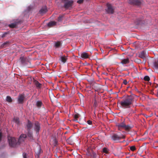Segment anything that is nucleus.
<instances>
[{"label":"nucleus","mask_w":158,"mask_h":158,"mask_svg":"<svg viewBox=\"0 0 158 158\" xmlns=\"http://www.w3.org/2000/svg\"><path fill=\"white\" fill-rule=\"evenodd\" d=\"M27 137V135L25 134H22L20 136L18 142L16 139L13 137H8V141L10 147H15L17 144H19L22 142L24 141V139Z\"/></svg>","instance_id":"1"},{"label":"nucleus","mask_w":158,"mask_h":158,"mask_svg":"<svg viewBox=\"0 0 158 158\" xmlns=\"http://www.w3.org/2000/svg\"><path fill=\"white\" fill-rule=\"evenodd\" d=\"M133 100V98L132 96H128L121 102L122 106L124 108L130 107V106L132 104Z\"/></svg>","instance_id":"2"},{"label":"nucleus","mask_w":158,"mask_h":158,"mask_svg":"<svg viewBox=\"0 0 158 158\" xmlns=\"http://www.w3.org/2000/svg\"><path fill=\"white\" fill-rule=\"evenodd\" d=\"M32 124L31 122L29 121H28L26 127L28 133L27 135L30 137L31 140H33V137L32 135V133L31 131L30 130L31 128L32 127Z\"/></svg>","instance_id":"3"},{"label":"nucleus","mask_w":158,"mask_h":158,"mask_svg":"<svg viewBox=\"0 0 158 158\" xmlns=\"http://www.w3.org/2000/svg\"><path fill=\"white\" fill-rule=\"evenodd\" d=\"M64 3V7L66 8L71 7L73 3L72 0H63Z\"/></svg>","instance_id":"4"},{"label":"nucleus","mask_w":158,"mask_h":158,"mask_svg":"<svg viewBox=\"0 0 158 158\" xmlns=\"http://www.w3.org/2000/svg\"><path fill=\"white\" fill-rule=\"evenodd\" d=\"M125 137V136L122 134L118 135L117 134H114L112 136V139L114 141H118L124 139Z\"/></svg>","instance_id":"5"},{"label":"nucleus","mask_w":158,"mask_h":158,"mask_svg":"<svg viewBox=\"0 0 158 158\" xmlns=\"http://www.w3.org/2000/svg\"><path fill=\"white\" fill-rule=\"evenodd\" d=\"M107 9H106V11L109 14H112L114 12V9L111 5L109 3L107 4Z\"/></svg>","instance_id":"6"},{"label":"nucleus","mask_w":158,"mask_h":158,"mask_svg":"<svg viewBox=\"0 0 158 158\" xmlns=\"http://www.w3.org/2000/svg\"><path fill=\"white\" fill-rule=\"evenodd\" d=\"M41 151V148L39 145H37L35 149V152L36 154L35 156L38 158Z\"/></svg>","instance_id":"7"},{"label":"nucleus","mask_w":158,"mask_h":158,"mask_svg":"<svg viewBox=\"0 0 158 158\" xmlns=\"http://www.w3.org/2000/svg\"><path fill=\"white\" fill-rule=\"evenodd\" d=\"M129 3L131 4L135 5L138 6L141 4V2L138 0H129Z\"/></svg>","instance_id":"8"},{"label":"nucleus","mask_w":158,"mask_h":158,"mask_svg":"<svg viewBox=\"0 0 158 158\" xmlns=\"http://www.w3.org/2000/svg\"><path fill=\"white\" fill-rule=\"evenodd\" d=\"M20 60L22 64L23 65H26L27 64L28 60L25 57L23 56L21 57Z\"/></svg>","instance_id":"9"},{"label":"nucleus","mask_w":158,"mask_h":158,"mask_svg":"<svg viewBox=\"0 0 158 158\" xmlns=\"http://www.w3.org/2000/svg\"><path fill=\"white\" fill-rule=\"evenodd\" d=\"M148 53L145 51L141 52L139 54V56L143 59H145L147 56Z\"/></svg>","instance_id":"10"},{"label":"nucleus","mask_w":158,"mask_h":158,"mask_svg":"<svg viewBox=\"0 0 158 158\" xmlns=\"http://www.w3.org/2000/svg\"><path fill=\"white\" fill-rule=\"evenodd\" d=\"M35 125L34 129L37 133L39 132L40 129V124L38 122H37L35 123Z\"/></svg>","instance_id":"11"},{"label":"nucleus","mask_w":158,"mask_h":158,"mask_svg":"<svg viewBox=\"0 0 158 158\" xmlns=\"http://www.w3.org/2000/svg\"><path fill=\"white\" fill-rule=\"evenodd\" d=\"M24 95L22 94L19 95L18 97V102L19 103H23L24 100Z\"/></svg>","instance_id":"12"},{"label":"nucleus","mask_w":158,"mask_h":158,"mask_svg":"<svg viewBox=\"0 0 158 158\" xmlns=\"http://www.w3.org/2000/svg\"><path fill=\"white\" fill-rule=\"evenodd\" d=\"M62 44L60 42L57 41L55 42L54 44V47L55 48H60Z\"/></svg>","instance_id":"13"},{"label":"nucleus","mask_w":158,"mask_h":158,"mask_svg":"<svg viewBox=\"0 0 158 158\" xmlns=\"http://www.w3.org/2000/svg\"><path fill=\"white\" fill-rule=\"evenodd\" d=\"M18 22L17 21H15L14 23L9 24V26L11 28H14L18 24Z\"/></svg>","instance_id":"14"},{"label":"nucleus","mask_w":158,"mask_h":158,"mask_svg":"<svg viewBox=\"0 0 158 158\" xmlns=\"http://www.w3.org/2000/svg\"><path fill=\"white\" fill-rule=\"evenodd\" d=\"M81 56L83 58H87L89 57V55L86 52H83L81 54Z\"/></svg>","instance_id":"15"},{"label":"nucleus","mask_w":158,"mask_h":158,"mask_svg":"<svg viewBox=\"0 0 158 158\" xmlns=\"http://www.w3.org/2000/svg\"><path fill=\"white\" fill-rule=\"evenodd\" d=\"M129 62V60L128 58L124 59L121 62V63L123 65L127 64Z\"/></svg>","instance_id":"16"},{"label":"nucleus","mask_w":158,"mask_h":158,"mask_svg":"<svg viewBox=\"0 0 158 158\" xmlns=\"http://www.w3.org/2000/svg\"><path fill=\"white\" fill-rule=\"evenodd\" d=\"M47 9L46 7L41 8L40 10V13L41 14H43L47 11Z\"/></svg>","instance_id":"17"},{"label":"nucleus","mask_w":158,"mask_h":158,"mask_svg":"<svg viewBox=\"0 0 158 158\" xmlns=\"http://www.w3.org/2000/svg\"><path fill=\"white\" fill-rule=\"evenodd\" d=\"M56 23L55 21H51L47 24V25L49 27L54 26L56 24Z\"/></svg>","instance_id":"18"},{"label":"nucleus","mask_w":158,"mask_h":158,"mask_svg":"<svg viewBox=\"0 0 158 158\" xmlns=\"http://www.w3.org/2000/svg\"><path fill=\"white\" fill-rule=\"evenodd\" d=\"M125 124L123 123H122L120 124H118L117 125V126L118 127V129H119L121 128H124L125 126Z\"/></svg>","instance_id":"19"},{"label":"nucleus","mask_w":158,"mask_h":158,"mask_svg":"<svg viewBox=\"0 0 158 158\" xmlns=\"http://www.w3.org/2000/svg\"><path fill=\"white\" fill-rule=\"evenodd\" d=\"M109 149L107 148H104L102 149V152L106 154H108L109 153Z\"/></svg>","instance_id":"20"},{"label":"nucleus","mask_w":158,"mask_h":158,"mask_svg":"<svg viewBox=\"0 0 158 158\" xmlns=\"http://www.w3.org/2000/svg\"><path fill=\"white\" fill-rule=\"evenodd\" d=\"M60 60L62 62L65 63L67 60V58L65 56H61L60 57Z\"/></svg>","instance_id":"21"},{"label":"nucleus","mask_w":158,"mask_h":158,"mask_svg":"<svg viewBox=\"0 0 158 158\" xmlns=\"http://www.w3.org/2000/svg\"><path fill=\"white\" fill-rule=\"evenodd\" d=\"M91 157L92 158H98V156L95 152H93L90 154Z\"/></svg>","instance_id":"22"},{"label":"nucleus","mask_w":158,"mask_h":158,"mask_svg":"<svg viewBox=\"0 0 158 158\" xmlns=\"http://www.w3.org/2000/svg\"><path fill=\"white\" fill-rule=\"evenodd\" d=\"M35 84L36 87L38 88H40L41 87V85L38 81H35Z\"/></svg>","instance_id":"23"},{"label":"nucleus","mask_w":158,"mask_h":158,"mask_svg":"<svg viewBox=\"0 0 158 158\" xmlns=\"http://www.w3.org/2000/svg\"><path fill=\"white\" fill-rule=\"evenodd\" d=\"M42 104V103L41 101H37L36 102V105L38 107H40Z\"/></svg>","instance_id":"24"},{"label":"nucleus","mask_w":158,"mask_h":158,"mask_svg":"<svg viewBox=\"0 0 158 158\" xmlns=\"http://www.w3.org/2000/svg\"><path fill=\"white\" fill-rule=\"evenodd\" d=\"M13 121L17 124H19V119L18 118H15L13 119Z\"/></svg>","instance_id":"25"},{"label":"nucleus","mask_w":158,"mask_h":158,"mask_svg":"<svg viewBox=\"0 0 158 158\" xmlns=\"http://www.w3.org/2000/svg\"><path fill=\"white\" fill-rule=\"evenodd\" d=\"M32 8V6L30 5L28 6L27 10H25V12H29Z\"/></svg>","instance_id":"26"},{"label":"nucleus","mask_w":158,"mask_h":158,"mask_svg":"<svg viewBox=\"0 0 158 158\" xmlns=\"http://www.w3.org/2000/svg\"><path fill=\"white\" fill-rule=\"evenodd\" d=\"M131 127L129 125H125V126L124 127V128L125 130H127L130 128H131Z\"/></svg>","instance_id":"27"},{"label":"nucleus","mask_w":158,"mask_h":158,"mask_svg":"<svg viewBox=\"0 0 158 158\" xmlns=\"http://www.w3.org/2000/svg\"><path fill=\"white\" fill-rule=\"evenodd\" d=\"M6 100L9 102H11L12 101V99L10 96H7L6 98Z\"/></svg>","instance_id":"28"},{"label":"nucleus","mask_w":158,"mask_h":158,"mask_svg":"<svg viewBox=\"0 0 158 158\" xmlns=\"http://www.w3.org/2000/svg\"><path fill=\"white\" fill-rule=\"evenodd\" d=\"M144 79L145 81H148L150 80V78L148 76H146L144 77Z\"/></svg>","instance_id":"29"},{"label":"nucleus","mask_w":158,"mask_h":158,"mask_svg":"<svg viewBox=\"0 0 158 158\" xmlns=\"http://www.w3.org/2000/svg\"><path fill=\"white\" fill-rule=\"evenodd\" d=\"M80 115L78 114H76L74 115V117L75 119H77L79 118Z\"/></svg>","instance_id":"30"},{"label":"nucleus","mask_w":158,"mask_h":158,"mask_svg":"<svg viewBox=\"0 0 158 158\" xmlns=\"http://www.w3.org/2000/svg\"><path fill=\"white\" fill-rule=\"evenodd\" d=\"M130 149L132 151H134L135 149V148L134 146H132L130 147Z\"/></svg>","instance_id":"31"},{"label":"nucleus","mask_w":158,"mask_h":158,"mask_svg":"<svg viewBox=\"0 0 158 158\" xmlns=\"http://www.w3.org/2000/svg\"><path fill=\"white\" fill-rule=\"evenodd\" d=\"M23 158H27V155L25 153H23Z\"/></svg>","instance_id":"32"},{"label":"nucleus","mask_w":158,"mask_h":158,"mask_svg":"<svg viewBox=\"0 0 158 158\" xmlns=\"http://www.w3.org/2000/svg\"><path fill=\"white\" fill-rule=\"evenodd\" d=\"M62 16H60L58 19V21L59 22L61 21L62 20Z\"/></svg>","instance_id":"33"},{"label":"nucleus","mask_w":158,"mask_h":158,"mask_svg":"<svg viewBox=\"0 0 158 158\" xmlns=\"http://www.w3.org/2000/svg\"><path fill=\"white\" fill-rule=\"evenodd\" d=\"M7 34V32H5L2 35V37H4L6 36V35Z\"/></svg>","instance_id":"34"},{"label":"nucleus","mask_w":158,"mask_h":158,"mask_svg":"<svg viewBox=\"0 0 158 158\" xmlns=\"http://www.w3.org/2000/svg\"><path fill=\"white\" fill-rule=\"evenodd\" d=\"M83 0H78L77 1V2L78 3H81L83 2Z\"/></svg>","instance_id":"35"},{"label":"nucleus","mask_w":158,"mask_h":158,"mask_svg":"<svg viewBox=\"0 0 158 158\" xmlns=\"http://www.w3.org/2000/svg\"><path fill=\"white\" fill-rule=\"evenodd\" d=\"M87 123L88 124L91 125L92 123V122L90 120H89L87 121Z\"/></svg>","instance_id":"36"},{"label":"nucleus","mask_w":158,"mask_h":158,"mask_svg":"<svg viewBox=\"0 0 158 158\" xmlns=\"http://www.w3.org/2000/svg\"><path fill=\"white\" fill-rule=\"evenodd\" d=\"M123 83L125 85H126L127 83V82L126 80H124L123 81Z\"/></svg>","instance_id":"37"},{"label":"nucleus","mask_w":158,"mask_h":158,"mask_svg":"<svg viewBox=\"0 0 158 158\" xmlns=\"http://www.w3.org/2000/svg\"><path fill=\"white\" fill-rule=\"evenodd\" d=\"M97 106V102L95 100L94 103V106L96 107Z\"/></svg>","instance_id":"38"},{"label":"nucleus","mask_w":158,"mask_h":158,"mask_svg":"<svg viewBox=\"0 0 158 158\" xmlns=\"http://www.w3.org/2000/svg\"><path fill=\"white\" fill-rule=\"evenodd\" d=\"M2 136V133L1 130H0V141L1 140V137Z\"/></svg>","instance_id":"39"},{"label":"nucleus","mask_w":158,"mask_h":158,"mask_svg":"<svg viewBox=\"0 0 158 158\" xmlns=\"http://www.w3.org/2000/svg\"><path fill=\"white\" fill-rule=\"evenodd\" d=\"M157 97H158V92H157Z\"/></svg>","instance_id":"40"}]
</instances>
